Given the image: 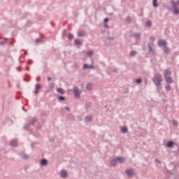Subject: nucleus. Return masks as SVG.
Listing matches in <instances>:
<instances>
[{
    "label": "nucleus",
    "mask_w": 179,
    "mask_h": 179,
    "mask_svg": "<svg viewBox=\"0 0 179 179\" xmlns=\"http://www.w3.org/2000/svg\"><path fill=\"white\" fill-rule=\"evenodd\" d=\"M162 75L157 73L153 78L154 85L159 89L162 86Z\"/></svg>",
    "instance_id": "1"
},
{
    "label": "nucleus",
    "mask_w": 179,
    "mask_h": 179,
    "mask_svg": "<svg viewBox=\"0 0 179 179\" xmlns=\"http://www.w3.org/2000/svg\"><path fill=\"white\" fill-rule=\"evenodd\" d=\"M162 75L157 73L153 78L154 85L159 89L162 86Z\"/></svg>",
    "instance_id": "2"
},
{
    "label": "nucleus",
    "mask_w": 179,
    "mask_h": 179,
    "mask_svg": "<svg viewBox=\"0 0 179 179\" xmlns=\"http://www.w3.org/2000/svg\"><path fill=\"white\" fill-rule=\"evenodd\" d=\"M80 93L81 92L79 90V87H74V96L76 99L80 98Z\"/></svg>",
    "instance_id": "3"
},
{
    "label": "nucleus",
    "mask_w": 179,
    "mask_h": 179,
    "mask_svg": "<svg viewBox=\"0 0 179 179\" xmlns=\"http://www.w3.org/2000/svg\"><path fill=\"white\" fill-rule=\"evenodd\" d=\"M174 145L178 148V144L174 143V141H168L166 143V148H169V149L174 148Z\"/></svg>",
    "instance_id": "4"
},
{
    "label": "nucleus",
    "mask_w": 179,
    "mask_h": 179,
    "mask_svg": "<svg viewBox=\"0 0 179 179\" xmlns=\"http://www.w3.org/2000/svg\"><path fill=\"white\" fill-rule=\"evenodd\" d=\"M126 174L129 177H134V174H135V171H134V169H127Z\"/></svg>",
    "instance_id": "5"
},
{
    "label": "nucleus",
    "mask_w": 179,
    "mask_h": 179,
    "mask_svg": "<svg viewBox=\"0 0 179 179\" xmlns=\"http://www.w3.org/2000/svg\"><path fill=\"white\" fill-rule=\"evenodd\" d=\"M158 45L159 47H166V45H167V41H164V40H162V39H159L158 41Z\"/></svg>",
    "instance_id": "6"
},
{
    "label": "nucleus",
    "mask_w": 179,
    "mask_h": 179,
    "mask_svg": "<svg viewBox=\"0 0 179 179\" xmlns=\"http://www.w3.org/2000/svg\"><path fill=\"white\" fill-rule=\"evenodd\" d=\"M141 32L134 33L130 35L131 37H134L136 40H141Z\"/></svg>",
    "instance_id": "7"
},
{
    "label": "nucleus",
    "mask_w": 179,
    "mask_h": 179,
    "mask_svg": "<svg viewBox=\"0 0 179 179\" xmlns=\"http://www.w3.org/2000/svg\"><path fill=\"white\" fill-rule=\"evenodd\" d=\"M83 69H94V66L93 64H85L83 65Z\"/></svg>",
    "instance_id": "8"
},
{
    "label": "nucleus",
    "mask_w": 179,
    "mask_h": 179,
    "mask_svg": "<svg viewBox=\"0 0 179 179\" xmlns=\"http://www.w3.org/2000/svg\"><path fill=\"white\" fill-rule=\"evenodd\" d=\"M10 146L12 148H16L17 146V141L16 140H13L10 143Z\"/></svg>",
    "instance_id": "9"
},
{
    "label": "nucleus",
    "mask_w": 179,
    "mask_h": 179,
    "mask_svg": "<svg viewBox=\"0 0 179 179\" xmlns=\"http://www.w3.org/2000/svg\"><path fill=\"white\" fill-rule=\"evenodd\" d=\"M166 83H173V78L171 76L164 77Z\"/></svg>",
    "instance_id": "10"
},
{
    "label": "nucleus",
    "mask_w": 179,
    "mask_h": 179,
    "mask_svg": "<svg viewBox=\"0 0 179 179\" xmlns=\"http://www.w3.org/2000/svg\"><path fill=\"white\" fill-rule=\"evenodd\" d=\"M48 164V161L46 159H42L41 160V166H44Z\"/></svg>",
    "instance_id": "11"
},
{
    "label": "nucleus",
    "mask_w": 179,
    "mask_h": 179,
    "mask_svg": "<svg viewBox=\"0 0 179 179\" xmlns=\"http://www.w3.org/2000/svg\"><path fill=\"white\" fill-rule=\"evenodd\" d=\"M66 176H68V172L65 170H62L61 171V177H62V178H66Z\"/></svg>",
    "instance_id": "12"
},
{
    "label": "nucleus",
    "mask_w": 179,
    "mask_h": 179,
    "mask_svg": "<svg viewBox=\"0 0 179 179\" xmlns=\"http://www.w3.org/2000/svg\"><path fill=\"white\" fill-rule=\"evenodd\" d=\"M173 12L174 15H179V9L177 7L172 6Z\"/></svg>",
    "instance_id": "13"
},
{
    "label": "nucleus",
    "mask_w": 179,
    "mask_h": 179,
    "mask_svg": "<svg viewBox=\"0 0 179 179\" xmlns=\"http://www.w3.org/2000/svg\"><path fill=\"white\" fill-rule=\"evenodd\" d=\"M92 120H93V117H92V115H87L85 117V122H90Z\"/></svg>",
    "instance_id": "14"
},
{
    "label": "nucleus",
    "mask_w": 179,
    "mask_h": 179,
    "mask_svg": "<svg viewBox=\"0 0 179 179\" xmlns=\"http://www.w3.org/2000/svg\"><path fill=\"white\" fill-rule=\"evenodd\" d=\"M163 51H164V54H169V52H170V49L169 48V46H167V45L164 46Z\"/></svg>",
    "instance_id": "15"
},
{
    "label": "nucleus",
    "mask_w": 179,
    "mask_h": 179,
    "mask_svg": "<svg viewBox=\"0 0 179 179\" xmlns=\"http://www.w3.org/2000/svg\"><path fill=\"white\" fill-rule=\"evenodd\" d=\"M86 32L85 31H80L78 32V37H85Z\"/></svg>",
    "instance_id": "16"
},
{
    "label": "nucleus",
    "mask_w": 179,
    "mask_h": 179,
    "mask_svg": "<svg viewBox=\"0 0 179 179\" xmlns=\"http://www.w3.org/2000/svg\"><path fill=\"white\" fill-rule=\"evenodd\" d=\"M169 75H171V71H170V69L164 71V78L169 76Z\"/></svg>",
    "instance_id": "17"
},
{
    "label": "nucleus",
    "mask_w": 179,
    "mask_h": 179,
    "mask_svg": "<svg viewBox=\"0 0 179 179\" xmlns=\"http://www.w3.org/2000/svg\"><path fill=\"white\" fill-rule=\"evenodd\" d=\"M20 157H22L24 160H26L27 159H29V155L25 153H21L20 154Z\"/></svg>",
    "instance_id": "18"
},
{
    "label": "nucleus",
    "mask_w": 179,
    "mask_h": 179,
    "mask_svg": "<svg viewBox=\"0 0 179 179\" xmlns=\"http://www.w3.org/2000/svg\"><path fill=\"white\" fill-rule=\"evenodd\" d=\"M121 132H122V134H127V132H128V127H122Z\"/></svg>",
    "instance_id": "19"
},
{
    "label": "nucleus",
    "mask_w": 179,
    "mask_h": 179,
    "mask_svg": "<svg viewBox=\"0 0 179 179\" xmlns=\"http://www.w3.org/2000/svg\"><path fill=\"white\" fill-rule=\"evenodd\" d=\"M74 44L76 45H82V41L80 39H76L74 41Z\"/></svg>",
    "instance_id": "20"
},
{
    "label": "nucleus",
    "mask_w": 179,
    "mask_h": 179,
    "mask_svg": "<svg viewBox=\"0 0 179 179\" xmlns=\"http://www.w3.org/2000/svg\"><path fill=\"white\" fill-rule=\"evenodd\" d=\"M110 164H111V166H113V167H115V166H117V159H116V158L114 159H112V160L110 161Z\"/></svg>",
    "instance_id": "21"
},
{
    "label": "nucleus",
    "mask_w": 179,
    "mask_h": 179,
    "mask_svg": "<svg viewBox=\"0 0 179 179\" xmlns=\"http://www.w3.org/2000/svg\"><path fill=\"white\" fill-rule=\"evenodd\" d=\"M124 20L127 23H131V22H132V17H131V16H128L124 19Z\"/></svg>",
    "instance_id": "22"
},
{
    "label": "nucleus",
    "mask_w": 179,
    "mask_h": 179,
    "mask_svg": "<svg viewBox=\"0 0 179 179\" xmlns=\"http://www.w3.org/2000/svg\"><path fill=\"white\" fill-rule=\"evenodd\" d=\"M152 6L154 8H157L159 6V3H157V0H152Z\"/></svg>",
    "instance_id": "23"
},
{
    "label": "nucleus",
    "mask_w": 179,
    "mask_h": 179,
    "mask_svg": "<svg viewBox=\"0 0 179 179\" xmlns=\"http://www.w3.org/2000/svg\"><path fill=\"white\" fill-rule=\"evenodd\" d=\"M58 93H60V94H65V90H64L62 87H59L57 89Z\"/></svg>",
    "instance_id": "24"
},
{
    "label": "nucleus",
    "mask_w": 179,
    "mask_h": 179,
    "mask_svg": "<svg viewBox=\"0 0 179 179\" xmlns=\"http://www.w3.org/2000/svg\"><path fill=\"white\" fill-rule=\"evenodd\" d=\"M90 107H92V103L90 102H87L85 103V109L86 110H89V108H90Z\"/></svg>",
    "instance_id": "25"
},
{
    "label": "nucleus",
    "mask_w": 179,
    "mask_h": 179,
    "mask_svg": "<svg viewBox=\"0 0 179 179\" xmlns=\"http://www.w3.org/2000/svg\"><path fill=\"white\" fill-rule=\"evenodd\" d=\"M117 162H120V163H124V158L122 157H117L116 158Z\"/></svg>",
    "instance_id": "26"
},
{
    "label": "nucleus",
    "mask_w": 179,
    "mask_h": 179,
    "mask_svg": "<svg viewBox=\"0 0 179 179\" xmlns=\"http://www.w3.org/2000/svg\"><path fill=\"white\" fill-rule=\"evenodd\" d=\"M171 3H172V6L177 7V5H179V0L177 1H172Z\"/></svg>",
    "instance_id": "27"
},
{
    "label": "nucleus",
    "mask_w": 179,
    "mask_h": 179,
    "mask_svg": "<svg viewBox=\"0 0 179 179\" xmlns=\"http://www.w3.org/2000/svg\"><path fill=\"white\" fill-rule=\"evenodd\" d=\"M35 122H37V118L36 117H33L32 119H31V125H34V123Z\"/></svg>",
    "instance_id": "28"
},
{
    "label": "nucleus",
    "mask_w": 179,
    "mask_h": 179,
    "mask_svg": "<svg viewBox=\"0 0 179 179\" xmlns=\"http://www.w3.org/2000/svg\"><path fill=\"white\" fill-rule=\"evenodd\" d=\"M129 55L130 57H135V55H136V51L135 50L131 51Z\"/></svg>",
    "instance_id": "29"
},
{
    "label": "nucleus",
    "mask_w": 179,
    "mask_h": 179,
    "mask_svg": "<svg viewBox=\"0 0 179 179\" xmlns=\"http://www.w3.org/2000/svg\"><path fill=\"white\" fill-rule=\"evenodd\" d=\"M87 90H92V83H88L86 85Z\"/></svg>",
    "instance_id": "30"
},
{
    "label": "nucleus",
    "mask_w": 179,
    "mask_h": 179,
    "mask_svg": "<svg viewBox=\"0 0 179 179\" xmlns=\"http://www.w3.org/2000/svg\"><path fill=\"white\" fill-rule=\"evenodd\" d=\"M146 26H147L148 27H152V21L148 20V21L146 22Z\"/></svg>",
    "instance_id": "31"
},
{
    "label": "nucleus",
    "mask_w": 179,
    "mask_h": 179,
    "mask_svg": "<svg viewBox=\"0 0 179 179\" xmlns=\"http://www.w3.org/2000/svg\"><path fill=\"white\" fill-rule=\"evenodd\" d=\"M40 89H41V85H40L39 83H37V84L36 85V86H35V90H40Z\"/></svg>",
    "instance_id": "32"
},
{
    "label": "nucleus",
    "mask_w": 179,
    "mask_h": 179,
    "mask_svg": "<svg viewBox=\"0 0 179 179\" xmlns=\"http://www.w3.org/2000/svg\"><path fill=\"white\" fill-rule=\"evenodd\" d=\"M58 99L59 101H65V96H59Z\"/></svg>",
    "instance_id": "33"
},
{
    "label": "nucleus",
    "mask_w": 179,
    "mask_h": 179,
    "mask_svg": "<svg viewBox=\"0 0 179 179\" xmlns=\"http://www.w3.org/2000/svg\"><path fill=\"white\" fill-rule=\"evenodd\" d=\"M68 38H69V40H70V41H72V40H73V34H69V35H68Z\"/></svg>",
    "instance_id": "34"
},
{
    "label": "nucleus",
    "mask_w": 179,
    "mask_h": 179,
    "mask_svg": "<svg viewBox=\"0 0 179 179\" xmlns=\"http://www.w3.org/2000/svg\"><path fill=\"white\" fill-rule=\"evenodd\" d=\"M7 42H8V38H4V41H1L0 43L1 44V45H3V44H6Z\"/></svg>",
    "instance_id": "35"
},
{
    "label": "nucleus",
    "mask_w": 179,
    "mask_h": 179,
    "mask_svg": "<svg viewBox=\"0 0 179 179\" xmlns=\"http://www.w3.org/2000/svg\"><path fill=\"white\" fill-rule=\"evenodd\" d=\"M87 55H88V57H92V55H93V50L87 51Z\"/></svg>",
    "instance_id": "36"
},
{
    "label": "nucleus",
    "mask_w": 179,
    "mask_h": 179,
    "mask_svg": "<svg viewBox=\"0 0 179 179\" xmlns=\"http://www.w3.org/2000/svg\"><path fill=\"white\" fill-rule=\"evenodd\" d=\"M165 89H166V92H170V90H171V86H170V85H166V86L165 87Z\"/></svg>",
    "instance_id": "37"
},
{
    "label": "nucleus",
    "mask_w": 179,
    "mask_h": 179,
    "mask_svg": "<svg viewBox=\"0 0 179 179\" xmlns=\"http://www.w3.org/2000/svg\"><path fill=\"white\" fill-rule=\"evenodd\" d=\"M136 83H138V85L142 83V79L141 78L136 79Z\"/></svg>",
    "instance_id": "38"
},
{
    "label": "nucleus",
    "mask_w": 179,
    "mask_h": 179,
    "mask_svg": "<svg viewBox=\"0 0 179 179\" xmlns=\"http://www.w3.org/2000/svg\"><path fill=\"white\" fill-rule=\"evenodd\" d=\"M29 128H30V124H25V125L24 126V129L25 131H27V129H29Z\"/></svg>",
    "instance_id": "39"
},
{
    "label": "nucleus",
    "mask_w": 179,
    "mask_h": 179,
    "mask_svg": "<svg viewBox=\"0 0 179 179\" xmlns=\"http://www.w3.org/2000/svg\"><path fill=\"white\" fill-rule=\"evenodd\" d=\"M172 124L174 127H177V125H178V122L176 120H173Z\"/></svg>",
    "instance_id": "40"
},
{
    "label": "nucleus",
    "mask_w": 179,
    "mask_h": 179,
    "mask_svg": "<svg viewBox=\"0 0 179 179\" xmlns=\"http://www.w3.org/2000/svg\"><path fill=\"white\" fill-rule=\"evenodd\" d=\"M69 118L70 120H75V116H73V115H72V114H70V115H69Z\"/></svg>",
    "instance_id": "41"
},
{
    "label": "nucleus",
    "mask_w": 179,
    "mask_h": 179,
    "mask_svg": "<svg viewBox=\"0 0 179 179\" xmlns=\"http://www.w3.org/2000/svg\"><path fill=\"white\" fill-rule=\"evenodd\" d=\"M148 50L150 52H153V48H152V46H150V45H149L148 46Z\"/></svg>",
    "instance_id": "42"
},
{
    "label": "nucleus",
    "mask_w": 179,
    "mask_h": 179,
    "mask_svg": "<svg viewBox=\"0 0 179 179\" xmlns=\"http://www.w3.org/2000/svg\"><path fill=\"white\" fill-rule=\"evenodd\" d=\"M150 41H155V40H156V38H155V36H150Z\"/></svg>",
    "instance_id": "43"
},
{
    "label": "nucleus",
    "mask_w": 179,
    "mask_h": 179,
    "mask_svg": "<svg viewBox=\"0 0 179 179\" xmlns=\"http://www.w3.org/2000/svg\"><path fill=\"white\" fill-rule=\"evenodd\" d=\"M103 22H104L105 23H107V22H108V17L105 18V19L103 20Z\"/></svg>",
    "instance_id": "44"
},
{
    "label": "nucleus",
    "mask_w": 179,
    "mask_h": 179,
    "mask_svg": "<svg viewBox=\"0 0 179 179\" xmlns=\"http://www.w3.org/2000/svg\"><path fill=\"white\" fill-rule=\"evenodd\" d=\"M41 41V38H36V43H40Z\"/></svg>",
    "instance_id": "45"
},
{
    "label": "nucleus",
    "mask_w": 179,
    "mask_h": 179,
    "mask_svg": "<svg viewBox=\"0 0 179 179\" xmlns=\"http://www.w3.org/2000/svg\"><path fill=\"white\" fill-rule=\"evenodd\" d=\"M62 34L63 36H65V34H66V31L65 29L63 30Z\"/></svg>",
    "instance_id": "46"
},
{
    "label": "nucleus",
    "mask_w": 179,
    "mask_h": 179,
    "mask_svg": "<svg viewBox=\"0 0 179 179\" xmlns=\"http://www.w3.org/2000/svg\"><path fill=\"white\" fill-rule=\"evenodd\" d=\"M105 29H108V25L107 24H103Z\"/></svg>",
    "instance_id": "47"
},
{
    "label": "nucleus",
    "mask_w": 179,
    "mask_h": 179,
    "mask_svg": "<svg viewBox=\"0 0 179 179\" xmlns=\"http://www.w3.org/2000/svg\"><path fill=\"white\" fill-rule=\"evenodd\" d=\"M41 128H43V126H41V125H38L37 127V129H41Z\"/></svg>",
    "instance_id": "48"
},
{
    "label": "nucleus",
    "mask_w": 179,
    "mask_h": 179,
    "mask_svg": "<svg viewBox=\"0 0 179 179\" xmlns=\"http://www.w3.org/2000/svg\"><path fill=\"white\" fill-rule=\"evenodd\" d=\"M65 110H66L67 111H69V107H68V106H65Z\"/></svg>",
    "instance_id": "49"
},
{
    "label": "nucleus",
    "mask_w": 179,
    "mask_h": 179,
    "mask_svg": "<svg viewBox=\"0 0 179 179\" xmlns=\"http://www.w3.org/2000/svg\"><path fill=\"white\" fill-rule=\"evenodd\" d=\"M155 162H157V163L160 164V161L159 159H155Z\"/></svg>",
    "instance_id": "50"
},
{
    "label": "nucleus",
    "mask_w": 179,
    "mask_h": 179,
    "mask_svg": "<svg viewBox=\"0 0 179 179\" xmlns=\"http://www.w3.org/2000/svg\"><path fill=\"white\" fill-rule=\"evenodd\" d=\"M108 40H113L114 38H113V37H108Z\"/></svg>",
    "instance_id": "51"
},
{
    "label": "nucleus",
    "mask_w": 179,
    "mask_h": 179,
    "mask_svg": "<svg viewBox=\"0 0 179 179\" xmlns=\"http://www.w3.org/2000/svg\"><path fill=\"white\" fill-rule=\"evenodd\" d=\"M52 78L51 77H48V80H49V81L52 80Z\"/></svg>",
    "instance_id": "52"
},
{
    "label": "nucleus",
    "mask_w": 179,
    "mask_h": 179,
    "mask_svg": "<svg viewBox=\"0 0 179 179\" xmlns=\"http://www.w3.org/2000/svg\"><path fill=\"white\" fill-rule=\"evenodd\" d=\"M24 55H27V51L24 50Z\"/></svg>",
    "instance_id": "53"
},
{
    "label": "nucleus",
    "mask_w": 179,
    "mask_h": 179,
    "mask_svg": "<svg viewBox=\"0 0 179 179\" xmlns=\"http://www.w3.org/2000/svg\"><path fill=\"white\" fill-rule=\"evenodd\" d=\"M113 72H117V69H114Z\"/></svg>",
    "instance_id": "54"
},
{
    "label": "nucleus",
    "mask_w": 179,
    "mask_h": 179,
    "mask_svg": "<svg viewBox=\"0 0 179 179\" xmlns=\"http://www.w3.org/2000/svg\"><path fill=\"white\" fill-rule=\"evenodd\" d=\"M178 54V52H176V53H174V55H177Z\"/></svg>",
    "instance_id": "55"
},
{
    "label": "nucleus",
    "mask_w": 179,
    "mask_h": 179,
    "mask_svg": "<svg viewBox=\"0 0 179 179\" xmlns=\"http://www.w3.org/2000/svg\"><path fill=\"white\" fill-rule=\"evenodd\" d=\"M35 93H38V91H36Z\"/></svg>",
    "instance_id": "56"
},
{
    "label": "nucleus",
    "mask_w": 179,
    "mask_h": 179,
    "mask_svg": "<svg viewBox=\"0 0 179 179\" xmlns=\"http://www.w3.org/2000/svg\"><path fill=\"white\" fill-rule=\"evenodd\" d=\"M126 92L128 93V90H127Z\"/></svg>",
    "instance_id": "57"
},
{
    "label": "nucleus",
    "mask_w": 179,
    "mask_h": 179,
    "mask_svg": "<svg viewBox=\"0 0 179 179\" xmlns=\"http://www.w3.org/2000/svg\"><path fill=\"white\" fill-rule=\"evenodd\" d=\"M28 64H31L30 62H28Z\"/></svg>",
    "instance_id": "58"
},
{
    "label": "nucleus",
    "mask_w": 179,
    "mask_h": 179,
    "mask_svg": "<svg viewBox=\"0 0 179 179\" xmlns=\"http://www.w3.org/2000/svg\"><path fill=\"white\" fill-rule=\"evenodd\" d=\"M31 148H33V144H31Z\"/></svg>",
    "instance_id": "59"
},
{
    "label": "nucleus",
    "mask_w": 179,
    "mask_h": 179,
    "mask_svg": "<svg viewBox=\"0 0 179 179\" xmlns=\"http://www.w3.org/2000/svg\"><path fill=\"white\" fill-rule=\"evenodd\" d=\"M92 62L93 63V60L92 61Z\"/></svg>",
    "instance_id": "60"
},
{
    "label": "nucleus",
    "mask_w": 179,
    "mask_h": 179,
    "mask_svg": "<svg viewBox=\"0 0 179 179\" xmlns=\"http://www.w3.org/2000/svg\"><path fill=\"white\" fill-rule=\"evenodd\" d=\"M178 151H179V148H178Z\"/></svg>",
    "instance_id": "61"
}]
</instances>
